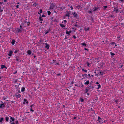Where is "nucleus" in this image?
Masks as SVG:
<instances>
[{
	"mask_svg": "<svg viewBox=\"0 0 124 124\" xmlns=\"http://www.w3.org/2000/svg\"><path fill=\"white\" fill-rule=\"evenodd\" d=\"M1 68L2 69H3L4 68H5L6 69L7 68L5 66V65H1Z\"/></svg>",
	"mask_w": 124,
	"mask_h": 124,
	"instance_id": "nucleus-12",
	"label": "nucleus"
},
{
	"mask_svg": "<svg viewBox=\"0 0 124 124\" xmlns=\"http://www.w3.org/2000/svg\"><path fill=\"white\" fill-rule=\"evenodd\" d=\"M69 12L68 11L67 13L66 14V15L65 16L66 17L69 16Z\"/></svg>",
	"mask_w": 124,
	"mask_h": 124,
	"instance_id": "nucleus-28",
	"label": "nucleus"
},
{
	"mask_svg": "<svg viewBox=\"0 0 124 124\" xmlns=\"http://www.w3.org/2000/svg\"><path fill=\"white\" fill-rule=\"evenodd\" d=\"M86 89L88 90V91H89L90 89H91V88H90L89 86L88 87H87L86 88Z\"/></svg>",
	"mask_w": 124,
	"mask_h": 124,
	"instance_id": "nucleus-37",
	"label": "nucleus"
},
{
	"mask_svg": "<svg viewBox=\"0 0 124 124\" xmlns=\"http://www.w3.org/2000/svg\"><path fill=\"white\" fill-rule=\"evenodd\" d=\"M103 72H102L101 71H100L99 72L98 74H99L100 75H102L103 74Z\"/></svg>",
	"mask_w": 124,
	"mask_h": 124,
	"instance_id": "nucleus-17",
	"label": "nucleus"
},
{
	"mask_svg": "<svg viewBox=\"0 0 124 124\" xmlns=\"http://www.w3.org/2000/svg\"><path fill=\"white\" fill-rule=\"evenodd\" d=\"M110 54H111V55L112 56H113L115 55V54L114 53H112V52H111L110 53Z\"/></svg>",
	"mask_w": 124,
	"mask_h": 124,
	"instance_id": "nucleus-30",
	"label": "nucleus"
},
{
	"mask_svg": "<svg viewBox=\"0 0 124 124\" xmlns=\"http://www.w3.org/2000/svg\"><path fill=\"white\" fill-rule=\"evenodd\" d=\"M89 80H88V81H86V82H85V85H88L89 84Z\"/></svg>",
	"mask_w": 124,
	"mask_h": 124,
	"instance_id": "nucleus-19",
	"label": "nucleus"
},
{
	"mask_svg": "<svg viewBox=\"0 0 124 124\" xmlns=\"http://www.w3.org/2000/svg\"><path fill=\"white\" fill-rule=\"evenodd\" d=\"M50 31V29H49V30H47V31L45 33V34H47V33H49V31Z\"/></svg>",
	"mask_w": 124,
	"mask_h": 124,
	"instance_id": "nucleus-23",
	"label": "nucleus"
},
{
	"mask_svg": "<svg viewBox=\"0 0 124 124\" xmlns=\"http://www.w3.org/2000/svg\"><path fill=\"white\" fill-rule=\"evenodd\" d=\"M15 96L16 98H18L21 97V95L19 94H18V95H16Z\"/></svg>",
	"mask_w": 124,
	"mask_h": 124,
	"instance_id": "nucleus-9",
	"label": "nucleus"
},
{
	"mask_svg": "<svg viewBox=\"0 0 124 124\" xmlns=\"http://www.w3.org/2000/svg\"><path fill=\"white\" fill-rule=\"evenodd\" d=\"M27 53L29 55H30L31 53V52L30 50H29L27 51Z\"/></svg>",
	"mask_w": 124,
	"mask_h": 124,
	"instance_id": "nucleus-11",
	"label": "nucleus"
},
{
	"mask_svg": "<svg viewBox=\"0 0 124 124\" xmlns=\"http://www.w3.org/2000/svg\"><path fill=\"white\" fill-rule=\"evenodd\" d=\"M57 76H60L61 75V74L60 73L58 74H57Z\"/></svg>",
	"mask_w": 124,
	"mask_h": 124,
	"instance_id": "nucleus-52",
	"label": "nucleus"
},
{
	"mask_svg": "<svg viewBox=\"0 0 124 124\" xmlns=\"http://www.w3.org/2000/svg\"><path fill=\"white\" fill-rule=\"evenodd\" d=\"M16 8H19V5H17L16 6Z\"/></svg>",
	"mask_w": 124,
	"mask_h": 124,
	"instance_id": "nucleus-62",
	"label": "nucleus"
},
{
	"mask_svg": "<svg viewBox=\"0 0 124 124\" xmlns=\"http://www.w3.org/2000/svg\"><path fill=\"white\" fill-rule=\"evenodd\" d=\"M15 40L13 39L12 40V41L11 42V43L12 45H14L15 44Z\"/></svg>",
	"mask_w": 124,
	"mask_h": 124,
	"instance_id": "nucleus-10",
	"label": "nucleus"
},
{
	"mask_svg": "<svg viewBox=\"0 0 124 124\" xmlns=\"http://www.w3.org/2000/svg\"><path fill=\"white\" fill-rule=\"evenodd\" d=\"M59 8L60 9H61V11H62L63 9H64V8H62V7H59Z\"/></svg>",
	"mask_w": 124,
	"mask_h": 124,
	"instance_id": "nucleus-31",
	"label": "nucleus"
},
{
	"mask_svg": "<svg viewBox=\"0 0 124 124\" xmlns=\"http://www.w3.org/2000/svg\"><path fill=\"white\" fill-rule=\"evenodd\" d=\"M73 37L74 38V39H76V38H76V36H75V35H74L73 36Z\"/></svg>",
	"mask_w": 124,
	"mask_h": 124,
	"instance_id": "nucleus-50",
	"label": "nucleus"
},
{
	"mask_svg": "<svg viewBox=\"0 0 124 124\" xmlns=\"http://www.w3.org/2000/svg\"><path fill=\"white\" fill-rule=\"evenodd\" d=\"M39 12L40 13H41L42 12V10L41 9H40L39 10Z\"/></svg>",
	"mask_w": 124,
	"mask_h": 124,
	"instance_id": "nucleus-47",
	"label": "nucleus"
},
{
	"mask_svg": "<svg viewBox=\"0 0 124 124\" xmlns=\"http://www.w3.org/2000/svg\"><path fill=\"white\" fill-rule=\"evenodd\" d=\"M118 7L117 6H116L115 7H114V11H116V13H117L118 12V9H117Z\"/></svg>",
	"mask_w": 124,
	"mask_h": 124,
	"instance_id": "nucleus-4",
	"label": "nucleus"
},
{
	"mask_svg": "<svg viewBox=\"0 0 124 124\" xmlns=\"http://www.w3.org/2000/svg\"><path fill=\"white\" fill-rule=\"evenodd\" d=\"M102 118L99 121H98V122H99L100 123V124H101V123H102L103 122V121L102 120Z\"/></svg>",
	"mask_w": 124,
	"mask_h": 124,
	"instance_id": "nucleus-13",
	"label": "nucleus"
},
{
	"mask_svg": "<svg viewBox=\"0 0 124 124\" xmlns=\"http://www.w3.org/2000/svg\"><path fill=\"white\" fill-rule=\"evenodd\" d=\"M6 104L5 103L1 104L0 106V108H2L3 107H4Z\"/></svg>",
	"mask_w": 124,
	"mask_h": 124,
	"instance_id": "nucleus-5",
	"label": "nucleus"
},
{
	"mask_svg": "<svg viewBox=\"0 0 124 124\" xmlns=\"http://www.w3.org/2000/svg\"><path fill=\"white\" fill-rule=\"evenodd\" d=\"M9 117H5V119H6V121H8V119H9Z\"/></svg>",
	"mask_w": 124,
	"mask_h": 124,
	"instance_id": "nucleus-25",
	"label": "nucleus"
},
{
	"mask_svg": "<svg viewBox=\"0 0 124 124\" xmlns=\"http://www.w3.org/2000/svg\"><path fill=\"white\" fill-rule=\"evenodd\" d=\"M85 93H87L88 92V90L86 89L85 90Z\"/></svg>",
	"mask_w": 124,
	"mask_h": 124,
	"instance_id": "nucleus-49",
	"label": "nucleus"
},
{
	"mask_svg": "<svg viewBox=\"0 0 124 124\" xmlns=\"http://www.w3.org/2000/svg\"><path fill=\"white\" fill-rule=\"evenodd\" d=\"M60 25L62 27V28H63L64 27H65V26L64 25H63V24H60Z\"/></svg>",
	"mask_w": 124,
	"mask_h": 124,
	"instance_id": "nucleus-26",
	"label": "nucleus"
},
{
	"mask_svg": "<svg viewBox=\"0 0 124 124\" xmlns=\"http://www.w3.org/2000/svg\"><path fill=\"white\" fill-rule=\"evenodd\" d=\"M45 47L47 48V49H48L49 48V46L47 43H45Z\"/></svg>",
	"mask_w": 124,
	"mask_h": 124,
	"instance_id": "nucleus-6",
	"label": "nucleus"
},
{
	"mask_svg": "<svg viewBox=\"0 0 124 124\" xmlns=\"http://www.w3.org/2000/svg\"><path fill=\"white\" fill-rule=\"evenodd\" d=\"M115 43L114 42H111V45H113L115 44Z\"/></svg>",
	"mask_w": 124,
	"mask_h": 124,
	"instance_id": "nucleus-48",
	"label": "nucleus"
},
{
	"mask_svg": "<svg viewBox=\"0 0 124 124\" xmlns=\"http://www.w3.org/2000/svg\"><path fill=\"white\" fill-rule=\"evenodd\" d=\"M102 118H100V117L99 116H98V121H99Z\"/></svg>",
	"mask_w": 124,
	"mask_h": 124,
	"instance_id": "nucleus-44",
	"label": "nucleus"
},
{
	"mask_svg": "<svg viewBox=\"0 0 124 124\" xmlns=\"http://www.w3.org/2000/svg\"><path fill=\"white\" fill-rule=\"evenodd\" d=\"M30 111H31L33 112L34 110H32V108H31L30 109Z\"/></svg>",
	"mask_w": 124,
	"mask_h": 124,
	"instance_id": "nucleus-55",
	"label": "nucleus"
},
{
	"mask_svg": "<svg viewBox=\"0 0 124 124\" xmlns=\"http://www.w3.org/2000/svg\"><path fill=\"white\" fill-rule=\"evenodd\" d=\"M90 20L92 21H93L94 20L93 18L92 17H91Z\"/></svg>",
	"mask_w": 124,
	"mask_h": 124,
	"instance_id": "nucleus-41",
	"label": "nucleus"
},
{
	"mask_svg": "<svg viewBox=\"0 0 124 124\" xmlns=\"http://www.w3.org/2000/svg\"><path fill=\"white\" fill-rule=\"evenodd\" d=\"M19 51V50L18 49L17 50L15 51L14 52V53L15 54L16 53H17Z\"/></svg>",
	"mask_w": 124,
	"mask_h": 124,
	"instance_id": "nucleus-39",
	"label": "nucleus"
},
{
	"mask_svg": "<svg viewBox=\"0 0 124 124\" xmlns=\"http://www.w3.org/2000/svg\"><path fill=\"white\" fill-rule=\"evenodd\" d=\"M76 12H72V14L73 15L74 17L76 19H78L79 16H78L77 14L75 13Z\"/></svg>",
	"mask_w": 124,
	"mask_h": 124,
	"instance_id": "nucleus-1",
	"label": "nucleus"
},
{
	"mask_svg": "<svg viewBox=\"0 0 124 124\" xmlns=\"http://www.w3.org/2000/svg\"><path fill=\"white\" fill-rule=\"evenodd\" d=\"M46 17V16L45 15H42V16H41V17Z\"/></svg>",
	"mask_w": 124,
	"mask_h": 124,
	"instance_id": "nucleus-51",
	"label": "nucleus"
},
{
	"mask_svg": "<svg viewBox=\"0 0 124 124\" xmlns=\"http://www.w3.org/2000/svg\"><path fill=\"white\" fill-rule=\"evenodd\" d=\"M115 101L117 103V102H118V101L116 100Z\"/></svg>",
	"mask_w": 124,
	"mask_h": 124,
	"instance_id": "nucleus-53",
	"label": "nucleus"
},
{
	"mask_svg": "<svg viewBox=\"0 0 124 124\" xmlns=\"http://www.w3.org/2000/svg\"><path fill=\"white\" fill-rule=\"evenodd\" d=\"M39 19L40 21H43V19L42 18L41 16H39Z\"/></svg>",
	"mask_w": 124,
	"mask_h": 124,
	"instance_id": "nucleus-14",
	"label": "nucleus"
},
{
	"mask_svg": "<svg viewBox=\"0 0 124 124\" xmlns=\"http://www.w3.org/2000/svg\"><path fill=\"white\" fill-rule=\"evenodd\" d=\"M70 8H71V10H72L73 9V7H72V6H70Z\"/></svg>",
	"mask_w": 124,
	"mask_h": 124,
	"instance_id": "nucleus-57",
	"label": "nucleus"
},
{
	"mask_svg": "<svg viewBox=\"0 0 124 124\" xmlns=\"http://www.w3.org/2000/svg\"><path fill=\"white\" fill-rule=\"evenodd\" d=\"M86 75L87 74H85L82 75V76L84 78H87V77L86 76Z\"/></svg>",
	"mask_w": 124,
	"mask_h": 124,
	"instance_id": "nucleus-7",
	"label": "nucleus"
},
{
	"mask_svg": "<svg viewBox=\"0 0 124 124\" xmlns=\"http://www.w3.org/2000/svg\"><path fill=\"white\" fill-rule=\"evenodd\" d=\"M55 6L54 4L53 3H52V4L50 5L49 10H50L51 9H53Z\"/></svg>",
	"mask_w": 124,
	"mask_h": 124,
	"instance_id": "nucleus-2",
	"label": "nucleus"
},
{
	"mask_svg": "<svg viewBox=\"0 0 124 124\" xmlns=\"http://www.w3.org/2000/svg\"><path fill=\"white\" fill-rule=\"evenodd\" d=\"M4 119V118L3 117H2L1 118H0V123L2 122V121Z\"/></svg>",
	"mask_w": 124,
	"mask_h": 124,
	"instance_id": "nucleus-22",
	"label": "nucleus"
},
{
	"mask_svg": "<svg viewBox=\"0 0 124 124\" xmlns=\"http://www.w3.org/2000/svg\"><path fill=\"white\" fill-rule=\"evenodd\" d=\"M98 87L97 88L98 89H99V88H100L101 87V85H100L99 84L98 85Z\"/></svg>",
	"mask_w": 124,
	"mask_h": 124,
	"instance_id": "nucleus-33",
	"label": "nucleus"
},
{
	"mask_svg": "<svg viewBox=\"0 0 124 124\" xmlns=\"http://www.w3.org/2000/svg\"><path fill=\"white\" fill-rule=\"evenodd\" d=\"M22 28H20V29H19L18 30V32H22Z\"/></svg>",
	"mask_w": 124,
	"mask_h": 124,
	"instance_id": "nucleus-15",
	"label": "nucleus"
},
{
	"mask_svg": "<svg viewBox=\"0 0 124 124\" xmlns=\"http://www.w3.org/2000/svg\"><path fill=\"white\" fill-rule=\"evenodd\" d=\"M54 21L55 22H57V20L56 19H55L54 20Z\"/></svg>",
	"mask_w": 124,
	"mask_h": 124,
	"instance_id": "nucleus-56",
	"label": "nucleus"
},
{
	"mask_svg": "<svg viewBox=\"0 0 124 124\" xmlns=\"http://www.w3.org/2000/svg\"><path fill=\"white\" fill-rule=\"evenodd\" d=\"M27 101V100L26 99H24V102H23V104H25V102H26Z\"/></svg>",
	"mask_w": 124,
	"mask_h": 124,
	"instance_id": "nucleus-20",
	"label": "nucleus"
},
{
	"mask_svg": "<svg viewBox=\"0 0 124 124\" xmlns=\"http://www.w3.org/2000/svg\"><path fill=\"white\" fill-rule=\"evenodd\" d=\"M19 58L18 57V56H16V60L17 61H18L19 60L18 59Z\"/></svg>",
	"mask_w": 124,
	"mask_h": 124,
	"instance_id": "nucleus-36",
	"label": "nucleus"
},
{
	"mask_svg": "<svg viewBox=\"0 0 124 124\" xmlns=\"http://www.w3.org/2000/svg\"><path fill=\"white\" fill-rule=\"evenodd\" d=\"M73 83H74V82H73V81H72V82L71 83L70 85H71L72 84H73Z\"/></svg>",
	"mask_w": 124,
	"mask_h": 124,
	"instance_id": "nucleus-61",
	"label": "nucleus"
},
{
	"mask_svg": "<svg viewBox=\"0 0 124 124\" xmlns=\"http://www.w3.org/2000/svg\"><path fill=\"white\" fill-rule=\"evenodd\" d=\"M92 11H90L89 12V13H90L92 14Z\"/></svg>",
	"mask_w": 124,
	"mask_h": 124,
	"instance_id": "nucleus-54",
	"label": "nucleus"
},
{
	"mask_svg": "<svg viewBox=\"0 0 124 124\" xmlns=\"http://www.w3.org/2000/svg\"><path fill=\"white\" fill-rule=\"evenodd\" d=\"M51 12L49 11H47V13L48 15H49L51 14Z\"/></svg>",
	"mask_w": 124,
	"mask_h": 124,
	"instance_id": "nucleus-38",
	"label": "nucleus"
},
{
	"mask_svg": "<svg viewBox=\"0 0 124 124\" xmlns=\"http://www.w3.org/2000/svg\"><path fill=\"white\" fill-rule=\"evenodd\" d=\"M79 101H81V102H84V100L81 98H80V100H79Z\"/></svg>",
	"mask_w": 124,
	"mask_h": 124,
	"instance_id": "nucleus-21",
	"label": "nucleus"
},
{
	"mask_svg": "<svg viewBox=\"0 0 124 124\" xmlns=\"http://www.w3.org/2000/svg\"><path fill=\"white\" fill-rule=\"evenodd\" d=\"M87 66L88 67H90V63L88 62H87Z\"/></svg>",
	"mask_w": 124,
	"mask_h": 124,
	"instance_id": "nucleus-42",
	"label": "nucleus"
},
{
	"mask_svg": "<svg viewBox=\"0 0 124 124\" xmlns=\"http://www.w3.org/2000/svg\"><path fill=\"white\" fill-rule=\"evenodd\" d=\"M9 54H8V55L9 56H11L12 54L13 53V51H12L10 50L9 51Z\"/></svg>",
	"mask_w": 124,
	"mask_h": 124,
	"instance_id": "nucleus-8",
	"label": "nucleus"
},
{
	"mask_svg": "<svg viewBox=\"0 0 124 124\" xmlns=\"http://www.w3.org/2000/svg\"><path fill=\"white\" fill-rule=\"evenodd\" d=\"M81 45L84 46H86V44L84 43H82L81 44Z\"/></svg>",
	"mask_w": 124,
	"mask_h": 124,
	"instance_id": "nucleus-24",
	"label": "nucleus"
},
{
	"mask_svg": "<svg viewBox=\"0 0 124 124\" xmlns=\"http://www.w3.org/2000/svg\"><path fill=\"white\" fill-rule=\"evenodd\" d=\"M89 27L87 29L86 28H85V31H87L88 30H89Z\"/></svg>",
	"mask_w": 124,
	"mask_h": 124,
	"instance_id": "nucleus-32",
	"label": "nucleus"
},
{
	"mask_svg": "<svg viewBox=\"0 0 124 124\" xmlns=\"http://www.w3.org/2000/svg\"><path fill=\"white\" fill-rule=\"evenodd\" d=\"M89 87L90 88H91V89H93V88H94V87L93 86V85L92 86H89Z\"/></svg>",
	"mask_w": 124,
	"mask_h": 124,
	"instance_id": "nucleus-43",
	"label": "nucleus"
},
{
	"mask_svg": "<svg viewBox=\"0 0 124 124\" xmlns=\"http://www.w3.org/2000/svg\"><path fill=\"white\" fill-rule=\"evenodd\" d=\"M26 20H27V19H26L24 21V22L25 23H28L29 24H30V22L26 21Z\"/></svg>",
	"mask_w": 124,
	"mask_h": 124,
	"instance_id": "nucleus-16",
	"label": "nucleus"
},
{
	"mask_svg": "<svg viewBox=\"0 0 124 124\" xmlns=\"http://www.w3.org/2000/svg\"><path fill=\"white\" fill-rule=\"evenodd\" d=\"M25 89V88L24 87H23L21 90V91L22 92H23L24 91Z\"/></svg>",
	"mask_w": 124,
	"mask_h": 124,
	"instance_id": "nucleus-18",
	"label": "nucleus"
},
{
	"mask_svg": "<svg viewBox=\"0 0 124 124\" xmlns=\"http://www.w3.org/2000/svg\"><path fill=\"white\" fill-rule=\"evenodd\" d=\"M107 8V6H104V9H106Z\"/></svg>",
	"mask_w": 124,
	"mask_h": 124,
	"instance_id": "nucleus-45",
	"label": "nucleus"
},
{
	"mask_svg": "<svg viewBox=\"0 0 124 124\" xmlns=\"http://www.w3.org/2000/svg\"><path fill=\"white\" fill-rule=\"evenodd\" d=\"M76 27H77L78 26V25L77 24H75V25H74Z\"/></svg>",
	"mask_w": 124,
	"mask_h": 124,
	"instance_id": "nucleus-59",
	"label": "nucleus"
},
{
	"mask_svg": "<svg viewBox=\"0 0 124 124\" xmlns=\"http://www.w3.org/2000/svg\"><path fill=\"white\" fill-rule=\"evenodd\" d=\"M66 34L68 35H70V33H69V32L68 31H67L66 32Z\"/></svg>",
	"mask_w": 124,
	"mask_h": 124,
	"instance_id": "nucleus-35",
	"label": "nucleus"
},
{
	"mask_svg": "<svg viewBox=\"0 0 124 124\" xmlns=\"http://www.w3.org/2000/svg\"><path fill=\"white\" fill-rule=\"evenodd\" d=\"M37 3H34V4L33 5H34V6H35V7H36L37 5H38V4H37Z\"/></svg>",
	"mask_w": 124,
	"mask_h": 124,
	"instance_id": "nucleus-34",
	"label": "nucleus"
},
{
	"mask_svg": "<svg viewBox=\"0 0 124 124\" xmlns=\"http://www.w3.org/2000/svg\"><path fill=\"white\" fill-rule=\"evenodd\" d=\"M99 58H99V57H98V58H96V59H97V60H99Z\"/></svg>",
	"mask_w": 124,
	"mask_h": 124,
	"instance_id": "nucleus-63",
	"label": "nucleus"
},
{
	"mask_svg": "<svg viewBox=\"0 0 124 124\" xmlns=\"http://www.w3.org/2000/svg\"><path fill=\"white\" fill-rule=\"evenodd\" d=\"M82 70L83 71H85V72H87V70H85L84 69H82Z\"/></svg>",
	"mask_w": 124,
	"mask_h": 124,
	"instance_id": "nucleus-29",
	"label": "nucleus"
},
{
	"mask_svg": "<svg viewBox=\"0 0 124 124\" xmlns=\"http://www.w3.org/2000/svg\"><path fill=\"white\" fill-rule=\"evenodd\" d=\"M76 8H80V6H79L78 5V6H76Z\"/></svg>",
	"mask_w": 124,
	"mask_h": 124,
	"instance_id": "nucleus-40",
	"label": "nucleus"
},
{
	"mask_svg": "<svg viewBox=\"0 0 124 124\" xmlns=\"http://www.w3.org/2000/svg\"><path fill=\"white\" fill-rule=\"evenodd\" d=\"M11 124H15L14 122H13L11 123Z\"/></svg>",
	"mask_w": 124,
	"mask_h": 124,
	"instance_id": "nucleus-64",
	"label": "nucleus"
},
{
	"mask_svg": "<svg viewBox=\"0 0 124 124\" xmlns=\"http://www.w3.org/2000/svg\"><path fill=\"white\" fill-rule=\"evenodd\" d=\"M99 8L98 7H95L93 9V11H98V9Z\"/></svg>",
	"mask_w": 124,
	"mask_h": 124,
	"instance_id": "nucleus-3",
	"label": "nucleus"
},
{
	"mask_svg": "<svg viewBox=\"0 0 124 124\" xmlns=\"http://www.w3.org/2000/svg\"><path fill=\"white\" fill-rule=\"evenodd\" d=\"M17 73V71H16L15 72L13 73L14 74H15Z\"/></svg>",
	"mask_w": 124,
	"mask_h": 124,
	"instance_id": "nucleus-60",
	"label": "nucleus"
},
{
	"mask_svg": "<svg viewBox=\"0 0 124 124\" xmlns=\"http://www.w3.org/2000/svg\"><path fill=\"white\" fill-rule=\"evenodd\" d=\"M10 119L13 121L15 120V119H14V118H13L12 117H10Z\"/></svg>",
	"mask_w": 124,
	"mask_h": 124,
	"instance_id": "nucleus-27",
	"label": "nucleus"
},
{
	"mask_svg": "<svg viewBox=\"0 0 124 124\" xmlns=\"http://www.w3.org/2000/svg\"><path fill=\"white\" fill-rule=\"evenodd\" d=\"M18 121H17L15 122V123L16 124H17L18 123Z\"/></svg>",
	"mask_w": 124,
	"mask_h": 124,
	"instance_id": "nucleus-58",
	"label": "nucleus"
},
{
	"mask_svg": "<svg viewBox=\"0 0 124 124\" xmlns=\"http://www.w3.org/2000/svg\"><path fill=\"white\" fill-rule=\"evenodd\" d=\"M119 1H121L123 3L124 1V0H118Z\"/></svg>",
	"mask_w": 124,
	"mask_h": 124,
	"instance_id": "nucleus-46",
	"label": "nucleus"
}]
</instances>
